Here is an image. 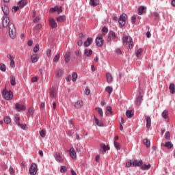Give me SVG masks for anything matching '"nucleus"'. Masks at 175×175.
Listing matches in <instances>:
<instances>
[{"mask_svg": "<svg viewBox=\"0 0 175 175\" xmlns=\"http://www.w3.org/2000/svg\"><path fill=\"white\" fill-rule=\"evenodd\" d=\"M9 36L11 39H16L17 38V31L14 24H10L9 25Z\"/></svg>", "mask_w": 175, "mask_h": 175, "instance_id": "1", "label": "nucleus"}, {"mask_svg": "<svg viewBox=\"0 0 175 175\" xmlns=\"http://www.w3.org/2000/svg\"><path fill=\"white\" fill-rule=\"evenodd\" d=\"M3 98L6 99V100H10L13 99V92L12 91H8L6 88H4L3 91L2 92Z\"/></svg>", "mask_w": 175, "mask_h": 175, "instance_id": "2", "label": "nucleus"}, {"mask_svg": "<svg viewBox=\"0 0 175 175\" xmlns=\"http://www.w3.org/2000/svg\"><path fill=\"white\" fill-rule=\"evenodd\" d=\"M122 40H123V44H125L126 46H128V44H129V49H132V46L133 44V40H132V38L126 35H124L122 38Z\"/></svg>", "mask_w": 175, "mask_h": 175, "instance_id": "3", "label": "nucleus"}, {"mask_svg": "<svg viewBox=\"0 0 175 175\" xmlns=\"http://www.w3.org/2000/svg\"><path fill=\"white\" fill-rule=\"evenodd\" d=\"M29 172L31 175H36L38 173V165L36 163H32L31 165Z\"/></svg>", "mask_w": 175, "mask_h": 175, "instance_id": "4", "label": "nucleus"}, {"mask_svg": "<svg viewBox=\"0 0 175 175\" xmlns=\"http://www.w3.org/2000/svg\"><path fill=\"white\" fill-rule=\"evenodd\" d=\"M118 23L121 27H124L126 23V14H122L120 15Z\"/></svg>", "mask_w": 175, "mask_h": 175, "instance_id": "5", "label": "nucleus"}, {"mask_svg": "<svg viewBox=\"0 0 175 175\" xmlns=\"http://www.w3.org/2000/svg\"><path fill=\"white\" fill-rule=\"evenodd\" d=\"M96 44L98 47H102V46H103V36L102 34H99L96 38Z\"/></svg>", "mask_w": 175, "mask_h": 175, "instance_id": "6", "label": "nucleus"}, {"mask_svg": "<svg viewBox=\"0 0 175 175\" xmlns=\"http://www.w3.org/2000/svg\"><path fill=\"white\" fill-rule=\"evenodd\" d=\"M10 24V19H9V16H4L3 18V27L4 28H8Z\"/></svg>", "mask_w": 175, "mask_h": 175, "instance_id": "7", "label": "nucleus"}, {"mask_svg": "<svg viewBox=\"0 0 175 175\" xmlns=\"http://www.w3.org/2000/svg\"><path fill=\"white\" fill-rule=\"evenodd\" d=\"M54 158L59 163L64 162V159L61 157V154L59 152H55L54 154Z\"/></svg>", "mask_w": 175, "mask_h": 175, "instance_id": "8", "label": "nucleus"}, {"mask_svg": "<svg viewBox=\"0 0 175 175\" xmlns=\"http://www.w3.org/2000/svg\"><path fill=\"white\" fill-rule=\"evenodd\" d=\"M15 109L17 111H24L27 109V107H25L24 105L16 103L15 105Z\"/></svg>", "mask_w": 175, "mask_h": 175, "instance_id": "9", "label": "nucleus"}, {"mask_svg": "<svg viewBox=\"0 0 175 175\" xmlns=\"http://www.w3.org/2000/svg\"><path fill=\"white\" fill-rule=\"evenodd\" d=\"M50 13H54V12H57L58 14L62 13V7L55 6V8H52L49 10Z\"/></svg>", "mask_w": 175, "mask_h": 175, "instance_id": "10", "label": "nucleus"}, {"mask_svg": "<svg viewBox=\"0 0 175 175\" xmlns=\"http://www.w3.org/2000/svg\"><path fill=\"white\" fill-rule=\"evenodd\" d=\"M49 25L50 27L54 29V28H57V27H58V25H57V22H55V20L53 18H50L49 20Z\"/></svg>", "mask_w": 175, "mask_h": 175, "instance_id": "11", "label": "nucleus"}, {"mask_svg": "<svg viewBox=\"0 0 175 175\" xmlns=\"http://www.w3.org/2000/svg\"><path fill=\"white\" fill-rule=\"evenodd\" d=\"M162 147H165V148H167L168 150H170L171 148H173V144L172 142H167L165 144H161Z\"/></svg>", "mask_w": 175, "mask_h": 175, "instance_id": "12", "label": "nucleus"}, {"mask_svg": "<svg viewBox=\"0 0 175 175\" xmlns=\"http://www.w3.org/2000/svg\"><path fill=\"white\" fill-rule=\"evenodd\" d=\"M70 156L72 159H76V158H77V155L76 154V150H75V148H71L70 149Z\"/></svg>", "mask_w": 175, "mask_h": 175, "instance_id": "13", "label": "nucleus"}, {"mask_svg": "<svg viewBox=\"0 0 175 175\" xmlns=\"http://www.w3.org/2000/svg\"><path fill=\"white\" fill-rule=\"evenodd\" d=\"M83 105H84V103L81 100H77L74 105L75 109H81V107H83Z\"/></svg>", "mask_w": 175, "mask_h": 175, "instance_id": "14", "label": "nucleus"}, {"mask_svg": "<svg viewBox=\"0 0 175 175\" xmlns=\"http://www.w3.org/2000/svg\"><path fill=\"white\" fill-rule=\"evenodd\" d=\"M133 161V167H140L143 165V161L142 160H132Z\"/></svg>", "mask_w": 175, "mask_h": 175, "instance_id": "15", "label": "nucleus"}, {"mask_svg": "<svg viewBox=\"0 0 175 175\" xmlns=\"http://www.w3.org/2000/svg\"><path fill=\"white\" fill-rule=\"evenodd\" d=\"M49 96L50 98H55V96H57V90H55V88H51L49 91Z\"/></svg>", "mask_w": 175, "mask_h": 175, "instance_id": "16", "label": "nucleus"}, {"mask_svg": "<svg viewBox=\"0 0 175 175\" xmlns=\"http://www.w3.org/2000/svg\"><path fill=\"white\" fill-rule=\"evenodd\" d=\"M31 59V62L33 64L36 63L37 61H39V56L38 55V54L35 53L33 55H32L30 57Z\"/></svg>", "mask_w": 175, "mask_h": 175, "instance_id": "17", "label": "nucleus"}, {"mask_svg": "<svg viewBox=\"0 0 175 175\" xmlns=\"http://www.w3.org/2000/svg\"><path fill=\"white\" fill-rule=\"evenodd\" d=\"M1 9L4 15L8 16L9 15V7L8 5H3Z\"/></svg>", "mask_w": 175, "mask_h": 175, "instance_id": "18", "label": "nucleus"}, {"mask_svg": "<svg viewBox=\"0 0 175 175\" xmlns=\"http://www.w3.org/2000/svg\"><path fill=\"white\" fill-rule=\"evenodd\" d=\"M92 42H93L92 38H88L83 44L85 47H90Z\"/></svg>", "mask_w": 175, "mask_h": 175, "instance_id": "19", "label": "nucleus"}, {"mask_svg": "<svg viewBox=\"0 0 175 175\" xmlns=\"http://www.w3.org/2000/svg\"><path fill=\"white\" fill-rule=\"evenodd\" d=\"M90 5L95 8L99 5V0H90Z\"/></svg>", "mask_w": 175, "mask_h": 175, "instance_id": "20", "label": "nucleus"}, {"mask_svg": "<svg viewBox=\"0 0 175 175\" xmlns=\"http://www.w3.org/2000/svg\"><path fill=\"white\" fill-rule=\"evenodd\" d=\"M100 147L103 148L104 152H106V151H109V150H110V146L105 144H100Z\"/></svg>", "mask_w": 175, "mask_h": 175, "instance_id": "21", "label": "nucleus"}, {"mask_svg": "<svg viewBox=\"0 0 175 175\" xmlns=\"http://www.w3.org/2000/svg\"><path fill=\"white\" fill-rule=\"evenodd\" d=\"M106 77L107 83H110L113 82V76H111V74H110V72L106 74Z\"/></svg>", "mask_w": 175, "mask_h": 175, "instance_id": "22", "label": "nucleus"}, {"mask_svg": "<svg viewBox=\"0 0 175 175\" xmlns=\"http://www.w3.org/2000/svg\"><path fill=\"white\" fill-rule=\"evenodd\" d=\"M146 128H151V118L150 116H146Z\"/></svg>", "mask_w": 175, "mask_h": 175, "instance_id": "23", "label": "nucleus"}, {"mask_svg": "<svg viewBox=\"0 0 175 175\" xmlns=\"http://www.w3.org/2000/svg\"><path fill=\"white\" fill-rule=\"evenodd\" d=\"M18 5L19 8H21V9H22V8H24V6H25V5H27V0H21L18 3Z\"/></svg>", "mask_w": 175, "mask_h": 175, "instance_id": "24", "label": "nucleus"}, {"mask_svg": "<svg viewBox=\"0 0 175 175\" xmlns=\"http://www.w3.org/2000/svg\"><path fill=\"white\" fill-rule=\"evenodd\" d=\"M94 120H95V122L96 124V125H98V126H104L105 124H103V122L99 120V119L96 118V117L94 116Z\"/></svg>", "mask_w": 175, "mask_h": 175, "instance_id": "25", "label": "nucleus"}, {"mask_svg": "<svg viewBox=\"0 0 175 175\" xmlns=\"http://www.w3.org/2000/svg\"><path fill=\"white\" fill-rule=\"evenodd\" d=\"M64 59L66 62H69L70 61V52L66 53L64 55Z\"/></svg>", "mask_w": 175, "mask_h": 175, "instance_id": "26", "label": "nucleus"}, {"mask_svg": "<svg viewBox=\"0 0 175 175\" xmlns=\"http://www.w3.org/2000/svg\"><path fill=\"white\" fill-rule=\"evenodd\" d=\"M66 21V16H61L57 18V23H64V21Z\"/></svg>", "mask_w": 175, "mask_h": 175, "instance_id": "27", "label": "nucleus"}, {"mask_svg": "<svg viewBox=\"0 0 175 175\" xmlns=\"http://www.w3.org/2000/svg\"><path fill=\"white\" fill-rule=\"evenodd\" d=\"M143 99V96L139 95L136 99V105L137 106H140L142 105V100Z\"/></svg>", "mask_w": 175, "mask_h": 175, "instance_id": "28", "label": "nucleus"}, {"mask_svg": "<svg viewBox=\"0 0 175 175\" xmlns=\"http://www.w3.org/2000/svg\"><path fill=\"white\" fill-rule=\"evenodd\" d=\"M84 54L86 57H91L92 55V50L91 49H85Z\"/></svg>", "mask_w": 175, "mask_h": 175, "instance_id": "29", "label": "nucleus"}, {"mask_svg": "<svg viewBox=\"0 0 175 175\" xmlns=\"http://www.w3.org/2000/svg\"><path fill=\"white\" fill-rule=\"evenodd\" d=\"M162 117L165 120H167V118H169V111H167V110H164L162 113Z\"/></svg>", "mask_w": 175, "mask_h": 175, "instance_id": "30", "label": "nucleus"}, {"mask_svg": "<svg viewBox=\"0 0 175 175\" xmlns=\"http://www.w3.org/2000/svg\"><path fill=\"white\" fill-rule=\"evenodd\" d=\"M151 167V164H144L143 165L141 166V170H148L149 169H150Z\"/></svg>", "mask_w": 175, "mask_h": 175, "instance_id": "31", "label": "nucleus"}, {"mask_svg": "<svg viewBox=\"0 0 175 175\" xmlns=\"http://www.w3.org/2000/svg\"><path fill=\"white\" fill-rule=\"evenodd\" d=\"M144 10H146V7L142 5L138 9V14H139V16H142V14H143V13H144Z\"/></svg>", "mask_w": 175, "mask_h": 175, "instance_id": "32", "label": "nucleus"}, {"mask_svg": "<svg viewBox=\"0 0 175 175\" xmlns=\"http://www.w3.org/2000/svg\"><path fill=\"white\" fill-rule=\"evenodd\" d=\"M10 84L11 85H16V77L13 75L10 76Z\"/></svg>", "mask_w": 175, "mask_h": 175, "instance_id": "33", "label": "nucleus"}, {"mask_svg": "<svg viewBox=\"0 0 175 175\" xmlns=\"http://www.w3.org/2000/svg\"><path fill=\"white\" fill-rule=\"evenodd\" d=\"M169 89H170V91L171 94H174L175 93V85H174V83H171L170 85Z\"/></svg>", "mask_w": 175, "mask_h": 175, "instance_id": "34", "label": "nucleus"}, {"mask_svg": "<svg viewBox=\"0 0 175 175\" xmlns=\"http://www.w3.org/2000/svg\"><path fill=\"white\" fill-rule=\"evenodd\" d=\"M126 116L127 118H132V117H133V113H132V110L126 111Z\"/></svg>", "mask_w": 175, "mask_h": 175, "instance_id": "35", "label": "nucleus"}, {"mask_svg": "<svg viewBox=\"0 0 175 175\" xmlns=\"http://www.w3.org/2000/svg\"><path fill=\"white\" fill-rule=\"evenodd\" d=\"M114 147L116 148V150H121V145H120V143L114 141Z\"/></svg>", "mask_w": 175, "mask_h": 175, "instance_id": "36", "label": "nucleus"}, {"mask_svg": "<svg viewBox=\"0 0 175 175\" xmlns=\"http://www.w3.org/2000/svg\"><path fill=\"white\" fill-rule=\"evenodd\" d=\"M106 92H108L109 95L113 92V88L111 86H107L105 88Z\"/></svg>", "mask_w": 175, "mask_h": 175, "instance_id": "37", "label": "nucleus"}, {"mask_svg": "<svg viewBox=\"0 0 175 175\" xmlns=\"http://www.w3.org/2000/svg\"><path fill=\"white\" fill-rule=\"evenodd\" d=\"M144 144L146 146V147H150L151 143L150 142V140L148 139H144Z\"/></svg>", "mask_w": 175, "mask_h": 175, "instance_id": "38", "label": "nucleus"}, {"mask_svg": "<svg viewBox=\"0 0 175 175\" xmlns=\"http://www.w3.org/2000/svg\"><path fill=\"white\" fill-rule=\"evenodd\" d=\"M0 70L1 72H6V66L4 64H0Z\"/></svg>", "mask_w": 175, "mask_h": 175, "instance_id": "39", "label": "nucleus"}, {"mask_svg": "<svg viewBox=\"0 0 175 175\" xmlns=\"http://www.w3.org/2000/svg\"><path fill=\"white\" fill-rule=\"evenodd\" d=\"M96 110L98 113V114L100 116V117H103V111L99 107L96 108Z\"/></svg>", "mask_w": 175, "mask_h": 175, "instance_id": "40", "label": "nucleus"}, {"mask_svg": "<svg viewBox=\"0 0 175 175\" xmlns=\"http://www.w3.org/2000/svg\"><path fill=\"white\" fill-rule=\"evenodd\" d=\"M34 111H35V110L33 109V108H32V107L29 108L28 113H27V116H33Z\"/></svg>", "mask_w": 175, "mask_h": 175, "instance_id": "41", "label": "nucleus"}, {"mask_svg": "<svg viewBox=\"0 0 175 175\" xmlns=\"http://www.w3.org/2000/svg\"><path fill=\"white\" fill-rule=\"evenodd\" d=\"M142 53H143V49H139L137 51L136 55L137 57L142 55Z\"/></svg>", "mask_w": 175, "mask_h": 175, "instance_id": "42", "label": "nucleus"}, {"mask_svg": "<svg viewBox=\"0 0 175 175\" xmlns=\"http://www.w3.org/2000/svg\"><path fill=\"white\" fill-rule=\"evenodd\" d=\"M11 120L10 118L8 116H6L5 118H4V122H5V124H10L11 122Z\"/></svg>", "mask_w": 175, "mask_h": 175, "instance_id": "43", "label": "nucleus"}, {"mask_svg": "<svg viewBox=\"0 0 175 175\" xmlns=\"http://www.w3.org/2000/svg\"><path fill=\"white\" fill-rule=\"evenodd\" d=\"M72 81L75 83V81L77 80V74L76 72H73L72 75Z\"/></svg>", "mask_w": 175, "mask_h": 175, "instance_id": "44", "label": "nucleus"}, {"mask_svg": "<svg viewBox=\"0 0 175 175\" xmlns=\"http://www.w3.org/2000/svg\"><path fill=\"white\" fill-rule=\"evenodd\" d=\"M16 125H18V126H19V125L21 124L20 123V117L17 116V117H15V120H14Z\"/></svg>", "mask_w": 175, "mask_h": 175, "instance_id": "45", "label": "nucleus"}, {"mask_svg": "<svg viewBox=\"0 0 175 175\" xmlns=\"http://www.w3.org/2000/svg\"><path fill=\"white\" fill-rule=\"evenodd\" d=\"M109 35L111 38L116 39V33L114 31H109Z\"/></svg>", "mask_w": 175, "mask_h": 175, "instance_id": "46", "label": "nucleus"}, {"mask_svg": "<svg viewBox=\"0 0 175 175\" xmlns=\"http://www.w3.org/2000/svg\"><path fill=\"white\" fill-rule=\"evenodd\" d=\"M165 138L167 140H170V133L169 131H167L165 134Z\"/></svg>", "mask_w": 175, "mask_h": 175, "instance_id": "47", "label": "nucleus"}, {"mask_svg": "<svg viewBox=\"0 0 175 175\" xmlns=\"http://www.w3.org/2000/svg\"><path fill=\"white\" fill-rule=\"evenodd\" d=\"M33 51V53H38V51H39V44H36Z\"/></svg>", "mask_w": 175, "mask_h": 175, "instance_id": "48", "label": "nucleus"}, {"mask_svg": "<svg viewBox=\"0 0 175 175\" xmlns=\"http://www.w3.org/2000/svg\"><path fill=\"white\" fill-rule=\"evenodd\" d=\"M126 167H131V166H133V161L131 160L130 161L127 162L126 163Z\"/></svg>", "mask_w": 175, "mask_h": 175, "instance_id": "49", "label": "nucleus"}, {"mask_svg": "<svg viewBox=\"0 0 175 175\" xmlns=\"http://www.w3.org/2000/svg\"><path fill=\"white\" fill-rule=\"evenodd\" d=\"M40 135L41 137H46V131L42 130L40 131Z\"/></svg>", "mask_w": 175, "mask_h": 175, "instance_id": "50", "label": "nucleus"}, {"mask_svg": "<svg viewBox=\"0 0 175 175\" xmlns=\"http://www.w3.org/2000/svg\"><path fill=\"white\" fill-rule=\"evenodd\" d=\"M46 55L48 58L51 57V49H47L46 50Z\"/></svg>", "mask_w": 175, "mask_h": 175, "instance_id": "51", "label": "nucleus"}, {"mask_svg": "<svg viewBox=\"0 0 175 175\" xmlns=\"http://www.w3.org/2000/svg\"><path fill=\"white\" fill-rule=\"evenodd\" d=\"M56 76H57V77H61V76H62V71L61 70H58L56 72Z\"/></svg>", "mask_w": 175, "mask_h": 175, "instance_id": "52", "label": "nucleus"}, {"mask_svg": "<svg viewBox=\"0 0 175 175\" xmlns=\"http://www.w3.org/2000/svg\"><path fill=\"white\" fill-rule=\"evenodd\" d=\"M39 80V78L37 77H33L31 78V83H36Z\"/></svg>", "mask_w": 175, "mask_h": 175, "instance_id": "53", "label": "nucleus"}, {"mask_svg": "<svg viewBox=\"0 0 175 175\" xmlns=\"http://www.w3.org/2000/svg\"><path fill=\"white\" fill-rule=\"evenodd\" d=\"M57 61H59V55H56L53 58V62H57Z\"/></svg>", "mask_w": 175, "mask_h": 175, "instance_id": "54", "label": "nucleus"}, {"mask_svg": "<svg viewBox=\"0 0 175 175\" xmlns=\"http://www.w3.org/2000/svg\"><path fill=\"white\" fill-rule=\"evenodd\" d=\"M60 172L61 173H65V172H66V167L62 166L60 168Z\"/></svg>", "mask_w": 175, "mask_h": 175, "instance_id": "55", "label": "nucleus"}, {"mask_svg": "<svg viewBox=\"0 0 175 175\" xmlns=\"http://www.w3.org/2000/svg\"><path fill=\"white\" fill-rule=\"evenodd\" d=\"M18 9H20V7H18V6H14L12 8V12L14 13H16V12H17V10H18Z\"/></svg>", "mask_w": 175, "mask_h": 175, "instance_id": "56", "label": "nucleus"}, {"mask_svg": "<svg viewBox=\"0 0 175 175\" xmlns=\"http://www.w3.org/2000/svg\"><path fill=\"white\" fill-rule=\"evenodd\" d=\"M10 66L11 68H14L16 66L14 64V59H12V60H10Z\"/></svg>", "mask_w": 175, "mask_h": 175, "instance_id": "57", "label": "nucleus"}, {"mask_svg": "<svg viewBox=\"0 0 175 175\" xmlns=\"http://www.w3.org/2000/svg\"><path fill=\"white\" fill-rule=\"evenodd\" d=\"M19 126L21 128V129H23V130L27 129V124H21Z\"/></svg>", "mask_w": 175, "mask_h": 175, "instance_id": "58", "label": "nucleus"}, {"mask_svg": "<svg viewBox=\"0 0 175 175\" xmlns=\"http://www.w3.org/2000/svg\"><path fill=\"white\" fill-rule=\"evenodd\" d=\"M91 92V90H90V88H87L85 90V95H89Z\"/></svg>", "mask_w": 175, "mask_h": 175, "instance_id": "59", "label": "nucleus"}, {"mask_svg": "<svg viewBox=\"0 0 175 175\" xmlns=\"http://www.w3.org/2000/svg\"><path fill=\"white\" fill-rule=\"evenodd\" d=\"M107 111H109V113H110V114H112L113 111L111 109V107H110V106L107 107Z\"/></svg>", "mask_w": 175, "mask_h": 175, "instance_id": "60", "label": "nucleus"}, {"mask_svg": "<svg viewBox=\"0 0 175 175\" xmlns=\"http://www.w3.org/2000/svg\"><path fill=\"white\" fill-rule=\"evenodd\" d=\"M131 22L132 24H135V23H136V16L135 15H133L131 18Z\"/></svg>", "mask_w": 175, "mask_h": 175, "instance_id": "61", "label": "nucleus"}, {"mask_svg": "<svg viewBox=\"0 0 175 175\" xmlns=\"http://www.w3.org/2000/svg\"><path fill=\"white\" fill-rule=\"evenodd\" d=\"M33 21L35 23H39V21H40V17H39V16L36 17V18Z\"/></svg>", "mask_w": 175, "mask_h": 175, "instance_id": "62", "label": "nucleus"}, {"mask_svg": "<svg viewBox=\"0 0 175 175\" xmlns=\"http://www.w3.org/2000/svg\"><path fill=\"white\" fill-rule=\"evenodd\" d=\"M40 28H42V24H38L34 27V29L38 30L40 29Z\"/></svg>", "mask_w": 175, "mask_h": 175, "instance_id": "63", "label": "nucleus"}, {"mask_svg": "<svg viewBox=\"0 0 175 175\" xmlns=\"http://www.w3.org/2000/svg\"><path fill=\"white\" fill-rule=\"evenodd\" d=\"M77 45L79 46V47H81V46H83V40H79L77 42Z\"/></svg>", "mask_w": 175, "mask_h": 175, "instance_id": "64", "label": "nucleus"}]
</instances>
